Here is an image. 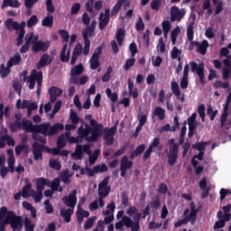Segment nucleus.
Wrapping results in <instances>:
<instances>
[{
	"label": "nucleus",
	"instance_id": "nucleus-34",
	"mask_svg": "<svg viewBox=\"0 0 231 231\" xmlns=\"http://www.w3.org/2000/svg\"><path fill=\"white\" fill-rule=\"evenodd\" d=\"M116 39L118 42V46L124 44V39H125V30L119 28L116 32Z\"/></svg>",
	"mask_w": 231,
	"mask_h": 231
},
{
	"label": "nucleus",
	"instance_id": "nucleus-25",
	"mask_svg": "<svg viewBox=\"0 0 231 231\" xmlns=\"http://www.w3.org/2000/svg\"><path fill=\"white\" fill-rule=\"evenodd\" d=\"M49 95L50 101L51 102V104H54V102H57V97H60V95H62V89L57 87H51L49 88Z\"/></svg>",
	"mask_w": 231,
	"mask_h": 231
},
{
	"label": "nucleus",
	"instance_id": "nucleus-33",
	"mask_svg": "<svg viewBox=\"0 0 231 231\" xmlns=\"http://www.w3.org/2000/svg\"><path fill=\"white\" fill-rule=\"evenodd\" d=\"M42 26H44L45 28H53V15L47 14V16L42 21Z\"/></svg>",
	"mask_w": 231,
	"mask_h": 231
},
{
	"label": "nucleus",
	"instance_id": "nucleus-3",
	"mask_svg": "<svg viewBox=\"0 0 231 231\" xmlns=\"http://www.w3.org/2000/svg\"><path fill=\"white\" fill-rule=\"evenodd\" d=\"M84 152L88 154V161L90 165H95L98 156L100 154V150L97 149L91 154V146L89 144H78L75 150V152L71 153L73 160H82L84 158Z\"/></svg>",
	"mask_w": 231,
	"mask_h": 231
},
{
	"label": "nucleus",
	"instance_id": "nucleus-23",
	"mask_svg": "<svg viewBox=\"0 0 231 231\" xmlns=\"http://www.w3.org/2000/svg\"><path fill=\"white\" fill-rule=\"evenodd\" d=\"M171 91L174 96L178 98V100H180V102H185V94L181 95V90L180 89V85L176 81H171Z\"/></svg>",
	"mask_w": 231,
	"mask_h": 231
},
{
	"label": "nucleus",
	"instance_id": "nucleus-27",
	"mask_svg": "<svg viewBox=\"0 0 231 231\" xmlns=\"http://www.w3.org/2000/svg\"><path fill=\"white\" fill-rule=\"evenodd\" d=\"M70 55H71V50L68 49V43H65L60 54V59L61 62H69Z\"/></svg>",
	"mask_w": 231,
	"mask_h": 231
},
{
	"label": "nucleus",
	"instance_id": "nucleus-52",
	"mask_svg": "<svg viewBox=\"0 0 231 231\" xmlns=\"http://www.w3.org/2000/svg\"><path fill=\"white\" fill-rule=\"evenodd\" d=\"M160 207H162L160 197H157L155 199L150 201V208H152V210H158Z\"/></svg>",
	"mask_w": 231,
	"mask_h": 231
},
{
	"label": "nucleus",
	"instance_id": "nucleus-2",
	"mask_svg": "<svg viewBox=\"0 0 231 231\" xmlns=\"http://www.w3.org/2000/svg\"><path fill=\"white\" fill-rule=\"evenodd\" d=\"M22 128L25 133H42L43 136H53V134H57L59 131L64 130V125L56 123L51 126L50 123H43L33 125L32 121L23 119L22 121Z\"/></svg>",
	"mask_w": 231,
	"mask_h": 231
},
{
	"label": "nucleus",
	"instance_id": "nucleus-18",
	"mask_svg": "<svg viewBox=\"0 0 231 231\" xmlns=\"http://www.w3.org/2000/svg\"><path fill=\"white\" fill-rule=\"evenodd\" d=\"M50 44H51L50 41H47V42L36 41L32 44V50L34 53H39V51H42L44 53L45 51H48L50 48Z\"/></svg>",
	"mask_w": 231,
	"mask_h": 231
},
{
	"label": "nucleus",
	"instance_id": "nucleus-46",
	"mask_svg": "<svg viewBox=\"0 0 231 231\" xmlns=\"http://www.w3.org/2000/svg\"><path fill=\"white\" fill-rule=\"evenodd\" d=\"M209 143L210 142H200L193 144L192 147L196 149V151H199L200 152H203V151L207 149V145H208Z\"/></svg>",
	"mask_w": 231,
	"mask_h": 231
},
{
	"label": "nucleus",
	"instance_id": "nucleus-64",
	"mask_svg": "<svg viewBox=\"0 0 231 231\" xmlns=\"http://www.w3.org/2000/svg\"><path fill=\"white\" fill-rule=\"evenodd\" d=\"M23 127V123L21 121H14V123L11 124L10 129L12 133H15L17 129H21Z\"/></svg>",
	"mask_w": 231,
	"mask_h": 231
},
{
	"label": "nucleus",
	"instance_id": "nucleus-60",
	"mask_svg": "<svg viewBox=\"0 0 231 231\" xmlns=\"http://www.w3.org/2000/svg\"><path fill=\"white\" fill-rule=\"evenodd\" d=\"M80 8H81V5L79 3L73 4L70 8V14L72 15H77V14H79V12H80Z\"/></svg>",
	"mask_w": 231,
	"mask_h": 231
},
{
	"label": "nucleus",
	"instance_id": "nucleus-59",
	"mask_svg": "<svg viewBox=\"0 0 231 231\" xmlns=\"http://www.w3.org/2000/svg\"><path fill=\"white\" fill-rule=\"evenodd\" d=\"M161 7H162V0H152L151 2V8L155 12H158V10H160Z\"/></svg>",
	"mask_w": 231,
	"mask_h": 231
},
{
	"label": "nucleus",
	"instance_id": "nucleus-39",
	"mask_svg": "<svg viewBox=\"0 0 231 231\" xmlns=\"http://www.w3.org/2000/svg\"><path fill=\"white\" fill-rule=\"evenodd\" d=\"M153 115L158 116L159 120H165V109L161 106H156L153 110Z\"/></svg>",
	"mask_w": 231,
	"mask_h": 231
},
{
	"label": "nucleus",
	"instance_id": "nucleus-13",
	"mask_svg": "<svg viewBox=\"0 0 231 231\" xmlns=\"http://www.w3.org/2000/svg\"><path fill=\"white\" fill-rule=\"evenodd\" d=\"M95 29H91V27L87 26L86 29L83 31V40H84V55H89V48L91 46V42L89 41V37L94 35Z\"/></svg>",
	"mask_w": 231,
	"mask_h": 231
},
{
	"label": "nucleus",
	"instance_id": "nucleus-47",
	"mask_svg": "<svg viewBox=\"0 0 231 231\" xmlns=\"http://www.w3.org/2000/svg\"><path fill=\"white\" fill-rule=\"evenodd\" d=\"M49 165L51 169H53L54 171H60V169H62V164H60V162L57 160L51 159Z\"/></svg>",
	"mask_w": 231,
	"mask_h": 231
},
{
	"label": "nucleus",
	"instance_id": "nucleus-22",
	"mask_svg": "<svg viewBox=\"0 0 231 231\" xmlns=\"http://www.w3.org/2000/svg\"><path fill=\"white\" fill-rule=\"evenodd\" d=\"M53 62V57L50 56L48 53H43L37 63V69H40V68H46V66H50Z\"/></svg>",
	"mask_w": 231,
	"mask_h": 231
},
{
	"label": "nucleus",
	"instance_id": "nucleus-63",
	"mask_svg": "<svg viewBox=\"0 0 231 231\" xmlns=\"http://www.w3.org/2000/svg\"><path fill=\"white\" fill-rule=\"evenodd\" d=\"M46 7H47V12L51 15V14L55 13V6L53 5L52 0H47L46 1Z\"/></svg>",
	"mask_w": 231,
	"mask_h": 231
},
{
	"label": "nucleus",
	"instance_id": "nucleus-32",
	"mask_svg": "<svg viewBox=\"0 0 231 231\" xmlns=\"http://www.w3.org/2000/svg\"><path fill=\"white\" fill-rule=\"evenodd\" d=\"M74 214V209H61L60 216L64 218L65 223H69L71 221V215Z\"/></svg>",
	"mask_w": 231,
	"mask_h": 231
},
{
	"label": "nucleus",
	"instance_id": "nucleus-24",
	"mask_svg": "<svg viewBox=\"0 0 231 231\" xmlns=\"http://www.w3.org/2000/svg\"><path fill=\"white\" fill-rule=\"evenodd\" d=\"M127 216L130 217H134V223H137V225H140V219H142V213L138 212V208L136 207H131L127 211H126Z\"/></svg>",
	"mask_w": 231,
	"mask_h": 231
},
{
	"label": "nucleus",
	"instance_id": "nucleus-11",
	"mask_svg": "<svg viewBox=\"0 0 231 231\" xmlns=\"http://www.w3.org/2000/svg\"><path fill=\"white\" fill-rule=\"evenodd\" d=\"M189 65H190L192 73H197L199 79L200 84H202V86H205V84H207V80H205V64L203 63L198 64L195 61H190Z\"/></svg>",
	"mask_w": 231,
	"mask_h": 231
},
{
	"label": "nucleus",
	"instance_id": "nucleus-8",
	"mask_svg": "<svg viewBox=\"0 0 231 231\" xmlns=\"http://www.w3.org/2000/svg\"><path fill=\"white\" fill-rule=\"evenodd\" d=\"M170 151L167 154L168 157V165H176V162H178V153L180 152V144L178 143H174V139L169 140Z\"/></svg>",
	"mask_w": 231,
	"mask_h": 231
},
{
	"label": "nucleus",
	"instance_id": "nucleus-31",
	"mask_svg": "<svg viewBox=\"0 0 231 231\" xmlns=\"http://www.w3.org/2000/svg\"><path fill=\"white\" fill-rule=\"evenodd\" d=\"M127 85L129 95H131V97H133V98L134 99L138 98V89L134 88V82L133 81V79H128Z\"/></svg>",
	"mask_w": 231,
	"mask_h": 231
},
{
	"label": "nucleus",
	"instance_id": "nucleus-56",
	"mask_svg": "<svg viewBox=\"0 0 231 231\" xmlns=\"http://www.w3.org/2000/svg\"><path fill=\"white\" fill-rule=\"evenodd\" d=\"M106 97H107L108 98H110V100H111L112 102H116V100H118V94L113 93V92L111 91V88H106Z\"/></svg>",
	"mask_w": 231,
	"mask_h": 231
},
{
	"label": "nucleus",
	"instance_id": "nucleus-19",
	"mask_svg": "<svg viewBox=\"0 0 231 231\" xmlns=\"http://www.w3.org/2000/svg\"><path fill=\"white\" fill-rule=\"evenodd\" d=\"M155 147H159V151H162V144H160V139L158 137H155L152 142L150 143L149 148L145 151L143 156V160L146 162V160H149L151 158V153L152 152V149Z\"/></svg>",
	"mask_w": 231,
	"mask_h": 231
},
{
	"label": "nucleus",
	"instance_id": "nucleus-16",
	"mask_svg": "<svg viewBox=\"0 0 231 231\" xmlns=\"http://www.w3.org/2000/svg\"><path fill=\"white\" fill-rule=\"evenodd\" d=\"M62 201L66 207L75 210V207L77 206V189L72 190L68 196L63 197Z\"/></svg>",
	"mask_w": 231,
	"mask_h": 231
},
{
	"label": "nucleus",
	"instance_id": "nucleus-10",
	"mask_svg": "<svg viewBox=\"0 0 231 231\" xmlns=\"http://www.w3.org/2000/svg\"><path fill=\"white\" fill-rule=\"evenodd\" d=\"M5 219H7V224L11 226L13 230H21V228H23V217L16 216L15 212L8 211Z\"/></svg>",
	"mask_w": 231,
	"mask_h": 231
},
{
	"label": "nucleus",
	"instance_id": "nucleus-9",
	"mask_svg": "<svg viewBox=\"0 0 231 231\" xmlns=\"http://www.w3.org/2000/svg\"><path fill=\"white\" fill-rule=\"evenodd\" d=\"M116 230H122L124 226L126 228H131L132 231H140V225L138 223H134L131 217L127 216H124L121 221L116 223Z\"/></svg>",
	"mask_w": 231,
	"mask_h": 231
},
{
	"label": "nucleus",
	"instance_id": "nucleus-36",
	"mask_svg": "<svg viewBox=\"0 0 231 231\" xmlns=\"http://www.w3.org/2000/svg\"><path fill=\"white\" fill-rule=\"evenodd\" d=\"M127 0H118L116 4L114 5V7L111 10V16L115 17V15H117L120 12V9L122 8V5L124 3H125Z\"/></svg>",
	"mask_w": 231,
	"mask_h": 231
},
{
	"label": "nucleus",
	"instance_id": "nucleus-1",
	"mask_svg": "<svg viewBox=\"0 0 231 231\" xmlns=\"http://www.w3.org/2000/svg\"><path fill=\"white\" fill-rule=\"evenodd\" d=\"M85 119L90 120V125H88V123H84V125H80L78 128L79 136L84 138L86 142H88L89 143L98 142V139L102 136L104 125L98 124L97 120L93 119L91 114L86 115Z\"/></svg>",
	"mask_w": 231,
	"mask_h": 231
},
{
	"label": "nucleus",
	"instance_id": "nucleus-53",
	"mask_svg": "<svg viewBox=\"0 0 231 231\" xmlns=\"http://www.w3.org/2000/svg\"><path fill=\"white\" fill-rule=\"evenodd\" d=\"M217 110H214V108L212 107V106H208V110H207V115L209 116V119L211 121L216 120V116H217Z\"/></svg>",
	"mask_w": 231,
	"mask_h": 231
},
{
	"label": "nucleus",
	"instance_id": "nucleus-5",
	"mask_svg": "<svg viewBox=\"0 0 231 231\" xmlns=\"http://www.w3.org/2000/svg\"><path fill=\"white\" fill-rule=\"evenodd\" d=\"M189 208H186L183 212L184 218L179 220L174 224L175 228H180L181 225H187L190 223V225H196V221H198V214L199 213V209L196 208V204L194 202H190Z\"/></svg>",
	"mask_w": 231,
	"mask_h": 231
},
{
	"label": "nucleus",
	"instance_id": "nucleus-30",
	"mask_svg": "<svg viewBox=\"0 0 231 231\" xmlns=\"http://www.w3.org/2000/svg\"><path fill=\"white\" fill-rule=\"evenodd\" d=\"M50 186V180L45 179V178H38L36 180V190H38V192H42V190H44V187Z\"/></svg>",
	"mask_w": 231,
	"mask_h": 231
},
{
	"label": "nucleus",
	"instance_id": "nucleus-44",
	"mask_svg": "<svg viewBox=\"0 0 231 231\" xmlns=\"http://www.w3.org/2000/svg\"><path fill=\"white\" fill-rule=\"evenodd\" d=\"M30 197L33 198L35 203H40L42 199V191L31 190Z\"/></svg>",
	"mask_w": 231,
	"mask_h": 231
},
{
	"label": "nucleus",
	"instance_id": "nucleus-35",
	"mask_svg": "<svg viewBox=\"0 0 231 231\" xmlns=\"http://www.w3.org/2000/svg\"><path fill=\"white\" fill-rule=\"evenodd\" d=\"M60 178L65 185H69L71 183V175H69V170H64L63 171L60 172Z\"/></svg>",
	"mask_w": 231,
	"mask_h": 231
},
{
	"label": "nucleus",
	"instance_id": "nucleus-15",
	"mask_svg": "<svg viewBox=\"0 0 231 231\" xmlns=\"http://www.w3.org/2000/svg\"><path fill=\"white\" fill-rule=\"evenodd\" d=\"M186 11L185 9H180V7L173 5L171 8V21L174 23L177 21L178 23L181 22V19L185 17Z\"/></svg>",
	"mask_w": 231,
	"mask_h": 231
},
{
	"label": "nucleus",
	"instance_id": "nucleus-29",
	"mask_svg": "<svg viewBox=\"0 0 231 231\" xmlns=\"http://www.w3.org/2000/svg\"><path fill=\"white\" fill-rule=\"evenodd\" d=\"M23 62V57H21V54L19 52H16L13 57L9 59L7 61L8 68H13V66H19Z\"/></svg>",
	"mask_w": 231,
	"mask_h": 231
},
{
	"label": "nucleus",
	"instance_id": "nucleus-51",
	"mask_svg": "<svg viewBox=\"0 0 231 231\" xmlns=\"http://www.w3.org/2000/svg\"><path fill=\"white\" fill-rule=\"evenodd\" d=\"M134 62H136L134 58L127 59L123 66L125 71H129V69L134 66Z\"/></svg>",
	"mask_w": 231,
	"mask_h": 231
},
{
	"label": "nucleus",
	"instance_id": "nucleus-48",
	"mask_svg": "<svg viewBox=\"0 0 231 231\" xmlns=\"http://www.w3.org/2000/svg\"><path fill=\"white\" fill-rule=\"evenodd\" d=\"M69 120L74 125H77L80 122V117H79V115L73 109L70 110Z\"/></svg>",
	"mask_w": 231,
	"mask_h": 231
},
{
	"label": "nucleus",
	"instance_id": "nucleus-20",
	"mask_svg": "<svg viewBox=\"0 0 231 231\" xmlns=\"http://www.w3.org/2000/svg\"><path fill=\"white\" fill-rule=\"evenodd\" d=\"M111 11H109V9H106L105 10V14L104 13H100L99 14V30H105L106 26H107L109 24V14Z\"/></svg>",
	"mask_w": 231,
	"mask_h": 231
},
{
	"label": "nucleus",
	"instance_id": "nucleus-57",
	"mask_svg": "<svg viewBox=\"0 0 231 231\" xmlns=\"http://www.w3.org/2000/svg\"><path fill=\"white\" fill-rule=\"evenodd\" d=\"M109 192H111V188H98L99 198H107Z\"/></svg>",
	"mask_w": 231,
	"mask_h": 231
},
{
	"label": "nucleus",
	"instance_id": "nucleus-50",
	"mask_svg": "<svg viewBox=\"0 0 231 231\" xmlns=\"http://www.w3.org/2000/svg\"><path fill=\"white\" fill-rule=\"evenodd\" d=\"M40 134H42V132H32L33 140H36V142H41V143H46V138Z\"/></svg>",
	"mask_w": 231,
	"mask_h": 231
},
{
	"label": "nucleus",
	"instance_id": "nucleus-17",
	"mask_svg": "<svg viewBox=\"0 0 231 231\" xmlns=\"http://www.w3.org/2000/svg\"><path fill=\"white\" fill-rule=\"evenodd\" d=\"M48 147L39 143H32V154L35 162L42 160V152H47Z\"/></svg>",
	"mask_w": 231,
	"mask_h": 231
},
{
	"label": "nucleus",
	"instance_id": "nucleus-41",
	"mask_svg": "<svg viewBox=\"0 0 231 231\" xmlns=\"http://www.w3.org/2000/svg\"><path fill=\"white\" fill-rule=\"evenodd\" d=\"M16 156H20L21 152H28L30 146L28 144H19L14 149Z\"/></svg>",
	"mask_w": 231,
	"mask_h": 231
},
{
	"label": "nucleus",
	"instance_id": "nucleus-42",
	"mask_svg": "<svg viewBox=\"0 0 231 231\" xmlns=\"http://www.w3.org/2000/svg\"><path fill=\"white\" fill-rule=\"evenodd\" d=\"M65 138L68 140L69 143H79L81 140H86L85 138L80 137V135L74 137L69 136V133H65Z\"/></svg>",
	"mask_w": 231,
	"mask_h": 231
},
{
	"label": "nucleus",
	"instance_id": "nucleus-62",
	"mask_svg": "<svg viewBox=\"0 0 231 231\" xmlns=\"http://www.w3.org/2000/svg\"><path fill=\"white\" fill-rule=\"evenodd\" d=\"M58 149H64L66 147V141L64 140V134H61L57 140Z\"/></svg>",
	"mask_w": 231,
	"mask_h": 231
},
{
	"label": "nucleus",
	"instance_id": "nucleus-43",
	"mask_svg": "<svg viewBox=\"0 0 231 231\" xmlns=\"http://www.w3.org/2000/svg\"><path fill=\"white\" fill-rule=\"evenodd\" d=\"M32 183H28L25 186L23 187L22 189V196L23 198H30V194H32Z\"/></svg>",
	"mask_w": 231,
	"mask_h": 231
},
{
	"label": "nucleus",
	"instance_id": "nucleus-38",
	"mask_svg": "<svg viewBox=\"0 0 231 231\" xmlns=\"http://www.w3.org/2000/svg\"><path fill=\"white\" fill-rule=\"evenodd\" d=\"M213 88L215 89H219V88H222V89H228V88H230V82H223L221 80H217L213 83Z\"/></svg>",
	"mask_w": 231,
	"mask_h": 231
},
{
	"label": "nucleus",
	"instance_id": "nucleus-49",
	"mask_svg": "<svg viewBox=\"0 0 231 231\" xmlns=\"http://www.w3.org/2000/svg\"><path fill=\"white\" fill-rule=\"evenodd\" d=\"M181 32V29L177 26L175 29L171 31V44H176V39H178V35Z\"/></svg>",
	"mask_w": 231,
	"mask_h": 231
},
{
	"label": "nucleus",
	"instance_id": "nucleus-55",
	"mask_svg": "<svg viewBox=\"0 0 231 231\" xmlns=\"http://www.w3.org/2000/svg\"><path fill=\"white\" fill-rule=\"evenodd\" d=\"M39 23V17L37 15H32L30 17V19L27 21V27L28 28H33Z\"/></svg>",
	"mask_w": 231,
	"mask_h": 231
},
{
	"label": "nucleus",
	"instance_id": "nucleus-54",
	"mask_svg": "<svg viewBox=\"0 0 231 231\" xmlns=\"http://www.w3.org/2000/svg\"><path fill=\"white\" fill-rule=\"evenodd\" d=\"M95 221H97V217H89L84 224V229L89 230V228H92L93 225H95Z\"/></svg>",
	"mask_w": 231,
	"mask_h": 231
},
{
	"label": "nucleus",
	"instance_id": "nucleus-40",
	"mask_svg": "<svg viewBox=\"0 0 231 231\" xmlns=\"http://www.w3.org/2000/svg\"><path fill=\"white\" fill-rule=\"evenodd\" d=\"M213 5H216L215 8V15H219L221 12H223V6H225V4H223L222 0H212Z\"/></svg>",
	"mask_w": 231,
	"mask_h": 231
},
{
	"label": "nucleus",
	"instance_id": "nucleus-12",
	"mask_svg": "<svg viewBox=\"0 0 231 231\" xmlns=\"http://www.w3.org/2000/svg\"><path fill=\"white\" fill-rule=\"evenodd\" d=\"M100 55H102V46L97 47L92 57L89 60L90 68L92 69H97L98 72L102 71V67H100Z\"/></svg>",
	"mask_w": 231,
	"mask_h": 231
},
{
	"label": "nucleus",
	"instance_id": "nucleus-14",
	"mask_svg": "<svg viewBox=\"0 0 231 231\" xmlns=\"http://www.w3.org/2000/svg\"><path fill=\"white\" fill-rule=\"evenodd\" d=\"M129 169H133V161H130L127 155H124L121 159L119 168L121 178H125V174H127V171H129Z\"/></svg>",
	"mask_w": 231,
	"mask_h": 231
},
{
	"label": "nucleus",
	"instance_id": "nucleus-6",
	"mask_svg": "<svg viewBox=\"0 0 231 231\" xmlns=\"http://www.w3.org/2000/svg\"><path fill=\"white\" fill-rule=\"evenodd\" d=\"M187 37L188 41L191 42V46H196L198 48L199 53L200 55H207V48H208V42L206 40L199 42H194V24L190 23L187 27Z\"/></svg>",
	"mask_w": 231,
	"mask_h": 231
},
{
	"label": "nucleus",
	"instance_id": "nucleus-21",
	"mask_svg": "<svg viewBox=\"0 0 231 231\" xmlns=\"http://www.w3.org/2000/svg\"><path fill=\"white\" fill-rule=\"evenodd\" d=\"M224 67L222 69V79L223 80H228V79H231V61L228 59L223 60Z\"/></svg>",
	"mask_w": 231,
	"mask_h": 231
},
{
	"label": "nucleus",
	"instance_id": "nucleus-58",
	"mask_svg": "<svg viewBox=\"0 0 231 231\" xmlns=\"http://www.w3.org/2000/svg\"><path fill=\"white\" fill-rule=\"evenodd\" d=\"M135 30L136 32H143V30H145V23H143V20L142 17H139L136 23H135Z\"/></svg>",
	"mask_w": 231,
	"mask_h": 231
},
{
	"label": "nucleus",
	"instance_id": "nucleus-45",
	"mask_svg": "<svg viewBox=\"0 0 231 231\" xmlns=\"http://www.w3.org/2000/svg\"><path fill=\"white\" fill-rule=\"evenodd\" d=\"M104 133V136L107 138V136H113L114 134H116V126H112L111 128L106 127L102 130V134Z\"/></svg>",
	"mask_w": 231,
	"mask_h": 231
},
{
	"label": "nucleus",
	"instance_id": "nucleus-4",
	"mask_svg": "<svg viewBox=\"0 0 231 231\" xmlns=\"http://www.w3.org/2000/svg\"><path fill=\"white\" fill-rule=\"evenodd\" d=\"M5 26L9 32H12V30L16 31V33H18L16 44L17 46H21L24 41V35H26V31L24 30V28H26V22L22 21L19 23V22H15L14 19L9 18L5 22Z\"/></svg>",
	"mask_w": 231,
	"mask_h": 231
},
{
	"label": "nucleus",
	"instance_id": "nucleus-7",
	"mask_svg": "<svg viewBox=\"0 0 231 231\" xmlns=\"http://www.w3.org/2000/svg\"><path fill=\"white\" fill-rule=\"evenodd\" d=\"M29 89H35V82L37 84L36 94L41 97V88H42V71L32 70L30 77L26 79Z\"/></svg>",
	"mask_w": 231,
	"mask_h": 231
},
{
	"label": "nucleus",
	"instance_id": "nucleus-61",
	"mask_svg": "<svg viewBox=\"0 0 231 231\" xmlns=\"http://www.w3.org/2000/svg\"><path fill=\"white\" fill-rule=\"evenodd\" d=\"M198 113L202 122H205V105L201 104L198 106Z\"/></svg>",
	"mask_w": 231,
	"mask_h": 231
},
{
	"label": "nucleus",
	"instance_id": "nucleus-26",
	"mask_svg": "<svg viewBox=\"0 0 231 231\" xmlns=\"http://www.w3.org/2000/svg\"><path fill=\"white\" fill-rule=\"evenodd\" d=\"M199 189L202 190L201 199H205V198H208L210 194V187L207 186V178L203 177L199 181Z\"/></svg>",
	"mask_w": 231,
	"mask_h": 231
},
{
	"label": "nucleus",
	"instance_id": "nucleus-37",
	"mask_svg": "<svg viewBox=\"0 0 231 231\" xmlns=\"http://www.w3.org/2000/svg\"><path fill=\"white\" fill-rule=\"evenodd\" d=\"M84 73V65L82 63H79L74 67L71 68L70 69V75H82Z\"/></svg>",
	"mask_w": 231,
	"mask_h": 231
},
{
	"label": "nucleus",
	"instance_id": "nucleus-28",
	"mask_svg": "<svg viewBox=\"0 0 231 231\" xmlns=\"http://www.w3.org/2000/svg\"><path fill=\"white\" fill-rule=\"evenodd\" d=\"M76 216L79 225H82V223H84V217H89V211H86L82 208H80V206H78Z\"/></svg>",
	"mask_w": 231,
	"mask_h": 231
}]
</instances>
